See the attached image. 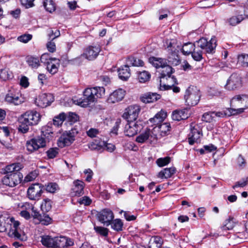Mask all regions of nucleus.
Segmentation results:
<instances>
[{
  "instance_id": "1",
  "label": "nucleus",
  "mask_w": 248,
  "mask_h": 248,
  "mask_svg": "<svg viewBox=\"0 0 248 248\" xmlns=\"http://www.w3.org/2000/svg\"><path fill=\"white\" fill-rule=\"evenodd\" d=\"M22 168V165L19 163L6 166L4 169L6 175L2 179L3 185L14 187L20 184L23 178L22 174L19 172Z\"/></svg>"
},
{
  "instance_id": "2",
  "label": "nucleus",
  "mask_w": 248,
  "mask_h": 248,
  "mask_svg": "<svg viewBox=\"0 0 248 248\" xmlns=\"http://www.w3.org/2000/svg\"><path fill=\"white\" fill-rule=\"evenodd\" d=\"M41 119L39 112L34 110H30L22 114L18 119V132L22 134L28 133L30 126L37 125Z\"/></svg>"
},
{
  "instance_id": "3",
  "label": "nucleus",
  "mask_w": 248,
  "mask_h": 248,
  "mask_svg": "<svg viewBox=\"0 0 248 248\" xmlns=\"http://www.w3.org/2000/svg\"><path fill=\"white\" fill-rule=\"evenodd\" d=\"M105 89L103 87H95L86 89L83 92V96L77 100V104L82 107H86L97 101L104 95Z\"/></svg>"
},
{
  "instance_id": "4",
  "label": "nucleus",
  "mask_w": 248,
  "mask_h": 248,
  "mask_svg": "<svg viewBox=\"0 0 248 248\" xmlns=\"http://www.w3.org/2000/svg\"><path fill=\"white\" fill-rule=\"evenodd\" d=\"M160 78V89L161 90H170L171 87L177 84V79L171 74L175 71L171 66L166 64L162 67Z\"/></svg>"
},
{
  "instance_id": "5",
  "label": "nucleus",
  "mask_w": 248,
  "mask_h": 248,
  "mask_svg": "<svg viewBox=\"0 0 248 248\" xmlns=\"http://www.w3.org/2000/svg\"><path fill=\"white\" fill-rule=\"evenodd\" d=\"M232 106L239 107V108H232V113L236 115L242 113L248 108V96L246 95H238L232 98L231 100Z\"/></svg>"
},
{
  "instance_id": "6",
  "label": "nucleus",
  "mask_w": 248,
  "mask_h": 248,
  "mask_svg": "<svg viewBox=\"0 0 248 248\" xmlns=\"http://www.w3.org/2000/svg\"><path fill=\"white\" fill-rule=\"evenodd\" d=\"M9 222L11 223L9 224V226H10L9 231L8 233L9 236L21 241L25 240L26 239L25 235L24 234L22 235H21V232H23L19 227L20 222L18 221L15 220L13 217L9 218Z\"/></svg>"
},
{
  "instance_id": "7",
  "label": "nucleus",
  "mask_w": 248,
  "mask_h": 248,
  "mask_svg": "<svg viewBox=\"0 0 248 248\" xmlns=\"http://www.w3.org/2000/svg\"><path fill=\"white\" fill-rule=\"evenodd\" d=\"M199 91L194 87H189L186 91L184 98L186 104L189 106L197 105L200 98Z\"/></svg>"
},
{
  "instance_id": "8",
  "label": "nucleus",
  "mask_w": 248,
  "mask_h": 248,
  "mask_svg": "<svg viewBox=\"0 0 248 248\" xmlns=\"http://www.w3.org/2000/svg\"><path fill=\"white\" fill-rule=\"evenodd\" d=\"M78 133L76 129H72L64 132L58 140V146L61 148L70 145L75 140V136Z\"/></svg>"
},
{
  "instance_id": "9",
  "label": "nucleus",
  "mask_w": 248,
  "mask_h": 248,
  "mask_svg": "<svg viewBox=\"0 0 248 248\" xmlns=\"http://www.w3.org/2000/svg\"><path fill=\"white\" fill-rule=\"evenodd\" d=\"M25 206H28L29 208H31L32 211L31 216L37 221L35 222L36 224L41 223L44 225H48L52 222V218L48 215L45 213L42 215L36 209L34 208L32 204L26 203Z\"/></svg>"
},
{
  "instance_id": "10",
  "label": "nucleus",
  "mask_w": 248,
  "mask_h": 248,
  "mask_svg": "<svg viewBox=\"0 0 248 248\" xmlns=\"http://www.w3.org/2000/svg\"><path fill=\"white\" fill-rule=\"evenodd\" d=\"M46 145V139L41 135L27 141V149L29 151L33 152L39 148H43Z\"/></svg>"
},
{
  "instance_id": "11",
  "label": "nucleus",
  "mask_w": 248,
  "mask_h": 248,
  "mask_svg": "<svg viewBox=\"0 0 248 248\" xmlns=\"http://www.w3.org/2000/svg\"><path fill=\"white\" fill-rule=\"evenodd\" d=\"M196 44L198 47L202 49H205L207 53L213 54L215 52L217 40L215 37H212L209 41L206 38H202L196 42Z\"/></svg>"
},
{
  "instance_id": "12",
  "label": "nucleus",
  "mask_w": 248,
  "mask_h": 248,
  "mask_svg": "<svg viewBox=\"0 0 248 248\" xmlns=\"http://www.w3.org/2000/svg\"><path fill=\"white\" fill-rule=\"evenodd\" d=\"M44 186L39 183L32 184L28 189L27 197L31 200H38L44 191Z\"/></svg>"
},
{
  "instance_id": "13",
  "label": "nucleus",
  "mask_w": 248,
  "mask_h": 248,
  "mask_svg": "<svg viewBox=\"0 0 248 248\" xmlns=\"http://www.w3.org/2000/svg\"><path fill=\"white\" fill-rule=\"evenodd\" d=\"M140 111V108L139 106H130L125 109L122 117L126 122H135Z\"/></svg>"
},
{
  "instance_id": "14",
  "label": "nucleus",
  "mask_w": 248,
  "mask_h": 248,
  "mask_svg": "<svg viewBox=\"0 0 248 248\" xmlns=\"http://www.w3.org/2000/svg\"><path fill=\"white\" fill-rule=\"evenodd\" d=\"M242 86L241 78L236 74H232L228 79L224 87L229 91L238 89Z\"/></svg>"
},
{
  "instance_id": "15",
  "label": "nucleus",
  "mask_w": 248,
  "mask_h": 248,
  "mask_svg": "<svg viewBox=\"0 0 248 248\" xmlns=\"http://www.w3.org/2000/svg\"><path fill=\"white\" fill-rule=\"evenodd\" d=\"M142 125L138 121L126 122L124 127V134L127 137H133L140 131Z\"/></svg>"
},
{
  "instance_id": "16",
  "label": "nucleus",
  "mask_w": 248,
  "mask_h": 248,
  "mask_svg": "<svg viewBox=\"0 0 248 248\" xmlns=\"http://www.w3.org/2000/svg\"><path fill=\"white\" fill-rule=\"evenodd\" d=\"M98 220L105 225L108 226L114 218V215L111 210L105 209L97 214Z\"/></svg>"
},
{
  "instance_id": "17",
  "label": "nucleus",
  "mask_w": 248,
  "mask_h": 248,
  "mask_svg": "<svg viewBox=\"0 0 248 248\" xmlns=\"http://www.w3.org/2000/svg\"><path fill=\"white\" fill-rule=\"evenodd\" d=\"M54 97L51 93H42L36 101L37 105L42 108L49 106L54 101Z\"/></svg>"
},
{
  "instance_id": "18",
  "label": "nucleus",
  "mask_w": 248,
  "mask_h": 248,
  "mask_svg": "<svg viewBox=\"0 0 248 248\" xmlns=\"http://www.w3.org/2000/svg\"><path fill=\"white\" fill-rule=\"evenodd\" d=\"M100 51V48L99 46H90L84 50L82 56L89 61H93L96 58Z\"/></svg>"
},
{
  "instance_id": "19",
  "label": "nucleus",
  "mask_w": 248,
  "mask_h": 248,
  "mask_svg": "<svg viewBox=\"0 0 248 248\" xmlns=\"http://www.w3.org/2000/svg\"><path fill=\"white\" fill-rule=\"evenodd\" d=\"M125 94V92L124 90L119 88L110 94L108 99V102L110 103L118 102L122 100L124 98Z\"/></svg>"
},
{
  "instance_id": "20",
  "label": "nucleus",
  "mask_w": 248,
  "mask_h": 248,
  "mask_svg": "<svg viewBox=\"0 0 248 248\" xmlns=\"http://www.w3.org/2000/svg\"><path fill=\"white\" fill-rule=\"evenodd\" d=\"M83 182L77 180L73 182V186L71 189L70 194L72 196H81L84 194Z\"/></svg>"
},
{
  "instance_id": "21",
  "label": "nucleus",
  "mask_w": 248,
  "mask_h": 248,
  "mask_svg": "<svg viewBox=\"0 0 248 248\" xmlns=\"http://www.w3.org/2000/svg\"><path fill=\"white\" fill-rule=\"evenodd\" d=\"M201 131L196 127L191 128V131L188 134V142L190 145H193L195 142L200 141V139L202 136Z\"/></svg>"
},
{
  "instance_id": "22",
  "label": "nucleus",
  "mask_w": 248,
  "mask_h": 248,
  "mask_svg": "<svg viewBox=\"0 0 248 248\" xmlns=\"http://www.w3.org/2000/svg\"><path fill=\"white\" fill-rule=\"evenodd\" d=\"M161 98V95L155 93H147L140 97V100L144 103H150L156 101Z\"/></svg>"
},
{
  "instance_id": "23",
  "label": "nucleus",
  "mask_w": 248,
  "mask_h": 248,
  "mask_svg": "<svg viewBox=\"0 0 248 248\" xmlns=\"http://www.w3.org/2000/svg\"><path fill=\"white\" fill-rule=\"evenodd\" d=\"M118 72L119 78L124 81L127 80L131 75L129 67L127 65L121 66L118 70Z\"/></svg>"
},
{
  "instance_id": "24",
  "label": "nucleus",
  "mask_w": 248,
  "mask_h": 248,
  "mask_svg": "<svg viewBox=\"0 0 248 248\" xmlns=\"http://www.w3.org/2000/svg\"><path fill=\"white\" fill-rule=\"evenodd\" d=\"M167 117V113L161 111L157 113L153 118L149 119V121L154 124V125H158L162 122Z\"/></svg>"
},
{
  "instance_id": "25",
  "label": "nucleus",
  "mask_w": 248,
  "mask_h": 248,
  "mask_svg": "<svg viewBox=\"0 0 248 248\" xmlns=\"http://www.w3.org/2000/svg\"><path fill=\"white\" fill-rule=\"evenodd\" d=\"M55 237L49 235H44L41 237V242L43 245L48 248H55Z\"/></svg>"
},
{
  "instance_id": "26",
  "label": "nucleus",
  "mask_w": 248,
  "mask_h": 248,
  "mask_svg": "<svg viewBox=\"0 0 248 248\" xmlns=\"http://www.w3.org/2000/svg\"><path fill=\"white\" fill-rule=\"evenodd\" d=\"M149 61L150 63L156 68H162L164 65L167 63L166 59L154 57H150L149 59Z\"/></svg>"
},
{
  "instance_id": "27",
  "label": "nucleus",
  "mask_w": 248,
  "mask_h": 248,
  "mask_svg": "<svg viewBox=\"0 0 248 248\" xmlns=\"http://www.w3.org/2000/svg\"><path fill=\"white\" fill-rule=\"evenodd\" d=\"M175 172L176 169L175 167L165 168L159 172L158 177L161 178H169L171 177Z\"/></svg>"
},
{
  "instance_id": "28",
  "label": "nucleus",
  "mask_w": 248,
  "mask_h": 248,
  "mask_svg": "<svg viewBox=\"0 0 248 248\" xmlns=\"http://www.w3.org/2000/svg\"><path fill=\"white\" fill-rule=\"evenodd\" d=\"M168 62L171 65L176 66L180 63V58L178 51H174L170 54L168 59Z\"/></svg>"
},
{
  "instance_id": "29",
  "label": "nucleus",
  "mask_w": 248,
  "mask_h": 248,
  "mask_svg": "<svg viewBox=\"0 0 248 248\" xmlns=\"http://www.w3.org/2000/svg\"><path fill=\"white\" fill-rule=\"evenodd\" d=\"M5 100L8 103H13L15 105H18L23 102L18 96L14 95L12 93L6 94Z\"/></svg>"
},
{
  "instance_id": "30",
  "label": "nucleus",
  "mask_w": 248,
  "mask_h": 248,
  "mask_svg": "<svg viewBox=\"0 0 248 248\" xmlns=\"http://www.w3.org/2000/svg\"><path fill=\"white\" fill-rule=\"evenodd\" d=\"M162 245V238L158 236H155L150 240L149 247V248H160Z\"/></svg>"
},
{
  "instance_id": "31",
  "label": "nucleus",
  "mask_w": 248,
  "mask_h": 248,
  "mask_svg": "<svg viewBox=\"0 0 248 248\" xmlns=\"http://www.w3.org/2000/svg\"><path fill=\"white\" fill-rule=\"evenodd\" d=\"M52 202L49 199L46 198L43 200L41 205V209L43 213H47L52 208Z\"/></svg>"
},
{
  "instance_id": "32",
  "label": "nucleus",
  "mask_w": 248,
  "mask_h": 248,
  "mask_svg": "<svg viewBox=\"0 0 248 248\" xmlns=\"http://www.w3.org/2000/svg\"><path fill=\"white\" fill-rule=\"evenodd\" d=\"M195 49V44L192 43L185 44L182 48V52L183 54L188 55L191 54Z\"/></svg>"
},
{
  "instance_id": "33",
  "label": "nucleus",
  "mask_w": 248,
  "mask_h": 248,
  "mask_svg": "<svg viewBox=\"0 0 248 248\" xmlns=\"http://www.w3.org/2000/svg\"><path fill=\"white\" fill-rule=\"evenodd\" d=\"M27 62L32 68H37L40 65V61L38 58L32 56L27 57Z\"/></svg>"
},
{
  "instance_id": "34",
  "label": "nucleus",
  "mask_w": 248,
  "mask_h": 248,
  "mask_svg": "<svg viewBox=\"0 0 248 248\" xmlns=\"http://www.w3.org/2000/svg\"><path fill=\"white\" fill-rule=\"evenodd\" d=\"M55 248H64L66 246V237L59 236L55 237Z\"/></svg>"
},
{
  "instance_id": "35",
  "label": "nucleus",
  "mask_w": 248,
  "mask_h": 248,
  "mask_svg": "<svg viewBox=\"0 0 248 248\" xmlns=\"http://www.w3.org/2000/svg\"><path fill=\"white\" fill-rule=\"evenodd\" d=\"M9 218L0 215V232H5L9 227Z\"/></svg>"
},
{
  "instance_id": "36",
  "label": "nucleus",
  "mask_w": 248,
  "mask_h": 248,
  "mask_svg": "<svg viewBox=\"0 0 248 248\" xmlns=\"http://www.w3.org/2000/svg\"><path fill=\"white\" fill-rule=\"evenodd\" d=\"M111 228L117 232L122 231L123 227V222L120 219L112 220L110 223Z\"/></svg>"
},
{
  "instance_id": "37",
  "label": "nucleus",
  "mask_w": 248,
  "mask_h": 248,
  "mask_svg": "<svg viewBox=\"0 0 248 248\" xmlns=\"http://www.w3.org/2000/svg\"><path fill=\"white\" fill-rule=\"evenodd\" d=\"M233 217H229V218L226 219L224 225L221 227L223 231L230 230L234 227V223L233 221Z\"/></svg>"
},
{
  "instance_id": "38",
  "label": "nucleus",
  "mask_w": 248,
  "mask_h": 248,
  "mask_svg": "<svg viewBox=\"0 0 248 248\" xmlns=\"http://www.w3.org/2000/svg\"><path fill=\"white\" fill-rule=\"evenodd\" d=\"M66 118V115L64 112L60 113L59 115L55 116L53 120L54 125L59 126L61 125Z\"/></svg>"
},
{
  "instance_id": "39",
  "label": "nucleus",
  "mask_w": 248,
  "mask_h": 248,
  "mask_svg": "<svg viewBox=\"0 0 248 248\" xmlns=\"http://www.w3.org/2000/svg\"><path fill=\"white\" fill-rule=\"evenodd\" d=\"M151 134V131L150 129H147L145 132L140 134L136 138V141L139 143H143L147 140Z\"/></svg>"
},
{
  "instance_id": "40",
  "label": "nucleus",
  "mask_w": 248,
  "mask_h": 248,
  "mask_svg": "<svg viewBox=\"0 0 248 248\" xmlns=\"http://www.w3.org/2000/svg\"><path fill=\"white\" fill-rule=\"evenodd\" d=\"M127 61L129 64L133 66H142L144 64L143 61L132 56L128 57Z\"/></svg>"
},
{
  "instance_id": "41",
  "label": "nucleus",
  "mask_w": 248,
  "mask_h": 248,
  "mask_svg": "<svg viewBox=\"0 0 248 248\" xmlns=\"http://www.w3.org/2000/svg\"><path fill=\"white\" fill-rule=\"evenodd\" d=\"M158 128L160 132V134L162 136H165L168 132L170 131L171 127L170 124L167 123L161 124L158 125Z\"/></svg>"
},
{
  "instance_id": "42",
  "label": "nucleus",
  "mask_w": 248,
  "mask_h": 248,
  "mask_svg": "<svg viewBox=\"0 0 248 248\" xmlns=\"http://www.w3.org/2000/svg\"><path fill=\"white\" fill-rule=\"evenodd\" d=\"M151 78L150 74L146 71L140 72L138 74V79L141 83H145L148 81Z\"/></svg>"
},
{
  "instance_id": "43",
  "label": "nucleus",
  "mask_w": 248,
  "mask_h": 248,
  "mask_svg": "<svg viewBox=\"0 0 248 248\" xmlns=\"http://www.w3.org/2000/svg\"><path fill=\"white\" fill-rule=\"evenodd\" d=\"M13 75L11 72L6 69H1L0 72V78L4 81L12 79Z\"/></svg>"
},
{
  "instance_id": "44",
  "label": "nucleus",
  "mask_w": 248,
  "mask_h": 248,
  "mask_svg": "<svg viewBox=\"0 0 248 248\" xmlns=\"http://www.w3.org/2000/svg\"><path fill=\"white\" fill-rule=\"evenodd\" d=\"M244 19L242 15L233 16L228 19L230 25L235 26Z\"/></svg>"
},
{
  "instance_id": "45",
  "label": "nucleus",
  "mask_w": 248,
  "mask_h": 248,
  "mask_svg": "<svg viewBox=\"0 0 248 248\" xmlns=\"http://www.w3.org/2000/svg\"><path fill=\"white\" fill-rule=\"evenodd\" d=\"M44 6L46 11L52 13L55 10V5L52 0H46L44 2Z\"/></svg>"
},
{
  "instance_id": "46",
  "label": "nucleus",
  "mask_w": 248,
  "mask_h": 248,
  "mask_svg": "<svg viewBox=\"0 0 248 248\" xmlns=\"http://www.w3.org/2000/svg\"><path fill=\"white\" fill-rule=\"evenodd\" d=\"M105 142H101V145H98L93 141L90 142L88 144V147L91 150L102 151L104 149Z\"/></svg>"
},
{
  "instance_id": "47",
  "label": "nucleus",
  "mask_w": 248,
  "mask_h": 248,
  "mask_svg": "<svg viewBox=\"0 0 248 248\" xmlns=\"http://www.w3.org/2000/svg\"><path fill=\"white\" fill-rule=\"evenodd\" d=\"M170 157L166 156L163 158H158L156 161V163L159 167H162L168 165L170 162Z\"/></svg>"
},
{
  "instance_id": "48",
  "label": "nucleus",
  "mask_w": 248,
  "mask_h": 248,
  "mask_svg": "<svg viewBox=\"0 0 248 248\" xmlns=\"http://www.w3.org/2000/svg\"><path fill=\"white\" fill-rule=\"evenodd\" d=\"M58 188V185L55 183H50L47 186H44V190H46L47 192L53 193Z\"/></svg>"
},
{
  "instance_id": "49",
  "label": "nucleus",
  "mask_w": 248,
  "mask_h": 248,
  "mask_svg": "<svg viewBox=\"0 0 248 248\" xmlns=\"http://www.w3.org/2000/svg\"><path fill=\"white\" fill-rule=\"evenodd\" d=\"M172 118L173 120L178 121L181 119H185V116H184L183 111L182 110H174L172 112Z\"/></svg>"
},
{
  "instance_id": "50",
  "label": "nucleus",
  "mask_w": 248,
  "mask_h": 248,
  "mask_svg": "<svg viewBox=\"0 0 248 248\" xmlns=\"http://www.w3.org/2000/svg\"><path fill=\"white\" fill-rule=\"evenodd\" d=\"M94 229L97 233L100 234L101 235L103 236H107L108 235V230L106 228L94 226Z\"/></svg>"
},
{
  "instance_id": "51",
  "label": "nucleus",
  "mask_w": 248,
  "mask_h": 248,
  "mask_svg": "<svg viewBox=\"0 0 248 248\" xmlns=\"http://www.w3.org/2000/svg\"><path fill=\"white\" fill-rule=\"evenodd\" d=\"M232 111V108H230L228 109V112H222V111H213L211 112V114L212 115H214L215 116L218 117H224V116H230L231 115H234V114H233L231 112Z\"/></svg>"
},
{
  "instance_id": "52",
  "label": "nucleus",
  "mask_w": 248,
  "mask_h": 248,
  "mask_svg": "<svg viewBox=\"0 0 248 248\" xmlns=\"http://www.w3.org/2000/svg\"><path fill=\"white\" fill-rule=\"evenodd\" d=\"M59 62H56V64L50 62V65H47V69L51 74L56 73L58 70Z\"/></svg>"
},
{
  "instance_id": "53",
  "label": "nucleus",
  "mask_w": 248,
  "mask_h": 248,
  "mask_svg": "<svg viewBox=\"0 0 248 248\" xmlns=\"http://www.w3.org/2000/svg\"><path fill=\"white\" fill-rule=\"evenodd\" d=\"M248 184V177L243 178L241 180L237 182L235 184L232 186L233 189H235L237 187H243L247 186Z\"/></svg>"
},
{
  "instance_id": "54",
  "label": "nucleus",
  "mask_w": 248,
  "mask_h": 248,
  "mask_svg": "<svg viewBox=\"0 0 248 248\" xmlns=\"http://www.w3.org/2000/svg\"><path fill=\"white\" fill-rule=\"evenodd\" d=\"M238 62L241 63L243 66L248 67V55L242 54L238 57Z\"/></svg>"
},
{
  "instance_id": "55",
  "label": "nucleus",
  "mask_w": 248,
  "mask_h": 248,
  "mask_svg": "<svg viewBox=\"0 0 248 248\" xmlns=\"http://www.w3.org/2000/svg\"><path fill=\"white\" fill-rule=\"evenodd\" d=\"M192 58L196 61H200L202 59V52L201 50H194L191 53Z\"/></svg>"
},
{
  "instance_id": "56",
  "label": "nucleus",
  "mask_w": 248,
  "mask_h": 248,
  "mask_svg": "<svg viewBox=\"0 0 248 248\" xmlns=\"http://www.w3.org/2000/svg\"><path fill=\"white\" fill-rule=\"evenodd\" d=\"M32 36L30 34H24L17 37V40L23 43H27L32 39Z\"/></svg>"
},
{
  "instance_id": "57",
  "label": "nucleus",
  "mask_w": 248,
  "mask_h": 248,
  "mask_svg": "<svg viewBox=\"0 0 248 248\" xmlns=\"http://www.w3.org/2000/svg\"><path fill=\"white\" fill-rule=\"evenodd\" d=\"M38 175L36 171H33L30 172L24 178L25 182H28L34 180Z\"/></svg>"
},
{
  "instance_id": "58",
  "label": "nucleus",
  "mask_w": 248,
  "mask_h": 248,
  "mask_svg": "<svg viewBox=\"0 0 248 248\" xmlns=\"http://www.w3.org/2000/svg\"><path fill=\"white\" fill-rule=\"evenodd\" d=\"M42 134L43 137H45L46 139L49 140V137L50 136V134H53V132L51 130L50 128L48 126L42 128Z\"/></svg>"
},
{
  "instance_id": "59",
  "label": "nucleus",
  "mask_w": 248,
  "mask_h": 248,
  "mask_svg": "<svg viewBox=\"0 0 248 248\" xmlns=\"http://www.w3.org/2000/svg\"><path fill=\"white\" fill-rule=\"evenodd\" d=\"M50 57L48 53H44L42 55L40 58V61L42 63H46L47 65H50L49 60Z\"/></svg>"
},
{
  "instance_id": "60",
  "label": "nucleus",
  "mask_w": 248,
  "mask_h": 248,
  "mask_svg": "<svg viewBox=\"0 0 248 248\" xmlns=\"http://www.w3.org/2000/svg\"><path fill=\"white\" fill-rule=\"evenodd\" d=\"M58 152L54 148H50L46 152L47 156L49 158H54L58 154Z\"/></svg>"
},
{
  "instance_id": "61",
  "label": "nucleus",
  "mask_w": 248,
  "mask_h": 248,
  "mask_svg": "<svg viewBox=\"0 0 248 248\" xmlns=\"http://www.w3.org/2000/svg\"><path fill=\"white\" fill-rule=\"evenodd\" d=\"M92 201L91 199L87 196H84L80 199L79 203L80 204H84L85 205H89L91 204Z\"/></svg>"
},
{
  "instance_id": "62",
  "label": "nucleus",
  "mask_w": 248,
  "mask_h": 248,
  "mask_svg": "<svg viewBox=\"0 0 248 248\" xmlns=\"http://www.w3.org/2000/svg\"><path fill=\"white\" fill-rule=\"evenodd\" d=\"M21 4L26 8L32 7L33 5V1L34 0H20Z\"/></svg>"
},
{
  "instance_id": "63",
  "label": "nucleus",
  "mask_w": 248,
  "mask_h": 248,
  "mask_svg": "<svg viewBox=\"0 0 248 248\" xmlns=\"http://www.w3.org/2000/svg\"><path fill=\"white\" fill-rule=\"evenodd\" d=\"M46 47L50 52H54L56 50V46L54 42L50 41L46 44Z\"/></svg>"
},
{
  "instance_id": "64",
  "label": "nucleus",
  "mask_w": 248,
  "mask_h": 248,
  "mask_svg": "<svg viewBox=\"0 0 248 248\" xmlns=\"http://www.w3.org/2000/svg\"><path fill=\"white\" fill-rule=\"evenodd\" d=\"M20 85L24 88H27L29 85L28 78L26 77H22L20 81Z\"/></svg>"
}]
</instances>
